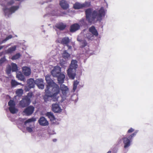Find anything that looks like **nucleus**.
<instances>
[{
    "instance_id": "1",
    "label": "nucleus",
    "mask_w": 153,
    "mask_h": 153,
    "mask_svg": "<svg viewBox=\"0 0 153 153\" xmlns=\"http://www.w3.org/2000/svg\"><path fill=\"white\" fill-rule=\"evenodd\" d=\"M106 10L103 7H101L98 10V13L95 10L92 12L91 8L85 10V14L86 20L88 23L91 24L97 18V20L101 19L102 17L105 14Z\"/></svg>"
},
{
    "instance_id": "2",
    "label": "nucleus",
    "mask_w": 153,
    "mask_h": 153,
    "mask_svg": "<svg viewBox=\"0 0 153 153\" xmlns=\"http://www.w3.org/2000/svg\"><path fill=\"white\" fill-rule=\"evenodd\" d=\"M60 91L46 89H45V94L43 97L45 101L47 102L48 101L49 97L52 98L53 101H56L58 100V97L57 95L59 93Z\"/></svg>"
},
{
    "instance_id": "3",
    "label": "nucleus",
    "mask_w": 153,
    "mask_h": 153,
    "mask_svg": "<svg viewBox=\"0 0 153 153\" xmlns=\"http://www.w3.org/2000/svg\"><path fill=\"white\" fill-rule=\"evenodd\" d=\"M77 63L76 60H72L69 68L67 71L68 75L71 79H74L76 76V70L78 67Z\"/></svg>"
},
{
    "instance_id": "4",
    "label": "nucleus",
    "mask_w": 153,
    "mask_h": 153,
    "mask_svg": "<svg viewBox=\"0 0 153 153\" xmlns=\"http://www.w3.org/2000/svg\"><path fill=\"white\" fill-rule=\"evenodd\" d=\"M45 80L48 84L46 89L53 90H59L60 89L59 86L53 82L49 76H45Z\"/></svg>"
},
{
    "instance_id": "5",
    "label": "nucleus",
    "mask_w": 153,
    "mask_h": 153,
    "mask_svg": "<svg viewBox=\"0 0 153 153\" xmlns=\"http://www.w3.org/2000/svg\"><path fill=\"white\" fill-rule=\"evenodd\" d=\"M137 133V131H135L129 136L128 137H124L123 138V143L124 145V148H128L130 146L132 139L136 136Z\"/></svg>"
},
{
    "instance_id": "6",
    "label": "nucleus",
    "mask_w": 153,
    "mask_h": 153,
    "mask_svg": "<svg viewBox=\"0 0 153 153\" xmlns=\"http://www.w3.org/2000/svg\"><path fill=\"white\" fill-rule=\"evenodd\" d=\"M90 5V3L86 1L82 4L76 2L74 5L73 7L75 9H79L83 7H88Z\"/></svg>"
},
{
    "instance_id": "7",
    "label": "nucleus",
    "mask_w": 153,
    "mask_h": 153,
    "mask_svg": "<svg viewBox=\"0 0 153 153\" xmlns=\"http://www.w3.org/2000/svg\"><path fill=\"white\" fill-rule=\"evenodd\" d=\"M19 8L18 6H13L10 8H6L4 10L5 15H8L14 12Z\"/></svg>"
},
{
    "instance_id": "8",
    "label": "nucleus",
    "mask_w": 153,
    "mask_h": 153,
    "mask_svg": "<svg viewBox=\"0 0 153 153\" xmlns=\"http://www.w3.org/2000/svg\"><path fill=\"white\" fill-rule=\"evenodd\" d=\"M31 102L30 99L24 97L19 102V105L22 108L26 107L29 105Z\"/></svg>"
},
{
    "instance_id": "9",
    "label": "nucleus",
    "mask_w": 153,
    "mask_h": 153,
    "mask_svg": "<svg viewBox=\"0 0 153 153\" xmlns=\"http://www.w3.org/2000/svg\"><path fill=\"white\" fill-rule=\"evenodd\" d=\"M35 108L34 106L30 105L26 108L24 110L23 112L27 116H30L31 115L33 112Z\"/></svg>"
},
{
    "instance_id": "10",
    "label": "nucleus",
    "mask_w": 153,
    "mask_h": 153,
    "mask_svg": "<svg viewBox=\"0 0 153 153\" xmlns=\"http://www.w3.org/2000/svg\"><path fill=\"white\" fill-rule=\"evenodd\" d=\"M61 71V68L60 67L55 66L51 71V74L53 76L57 77L60 73Z\"/></svg>"
},
{
    "instance_id": "11",
    "label": "nucleus",
    "mask_w": 153,
    "mask_h": 153,
    "mask_svg": "<svg viewBox=\"0 0 153 153\" xmlns=\"http://www.w3.org/2000/svg\"><path fill=\"white\" fill-rule=\"evenodd\" d=\"M58 42L61 43L63 45H65L68 44L70 41L68 37H65L62 38H59L57 40Z\"/></svg>"
},
{
    "instance_id": "12",
    "label": "nucleus",
    "mask_w": 153,
    "mask_h": 153,
    "mask_svg": "<svg viewBox=\"0 0 153 153\" xmlns=\"http://www.w3.org/2000/svg\"><path fill=\"white\" fill-rule=\"evenodd\" d=\"M80 28V25L78 23H74L70 26V29L71 32H74L79 30Z\"/></svg>"
},
{
    "instance_id": "13",
    "label": "nucleus",
    "mask_w": 153,
    "mask_h": 153,
    "mask_svg": "<svg viewBox=\"0 0 153 153\" xmlns=\"http://www.w3.org/2000/svg\"><path fill=\"white\" fill-rule=\"evenodd\" d=\"M36 82H35L34 79L33 78H30L27 79V86L30 88H33Z\"/></svg>"
},
{
    "instance_id": "14",
    "label": "nucleus",
    "mask_w": 153,
    "mask_h": 153,
    "mask_svg": "<svg viewBox=\"0 0 153 153\" xmlns=\"http://www.w3.org/2000/svg\"><path fill=\"white\" fill-rule=\"evenodd\" d=\"M11 68L10 67L7 69V71L8 73H10L11 70L13 72L16 71L18 70V67L17 65L13 63H12L11 64Z\"/></svg>"
},
{
    "instance_id": "15",
    "label": "nucleus",
    "mask_w": 153,
    "mask_h": 153,
    "mask_svg": "<svg viewBox=\"0 0 153 153\" xmlns=\"http://www.w3.org/2000/svg\"><path fill=\"white\" fill-rule=\"evenodd\" d=\"M52 111L55 113H59L61 112L62 109L58 104H53L52 105Z\"/></svg>"
},
{
    "instance_id": "16",
    "label": "nucleus",
    "mask_w": 153,
    "mask_h": 153,
    "mask_svg": "<svg viewBox=\"0 0 153 153\" xmlns=\"http://www.w3.org/2000/svg\"><path fill=\"white\" fill-rule=\"evenodd\" d=\"M59 5L64 10H67L69 8V5L67 2L64 0L60 1Z\"/></svg>"
},
{
    "instance_id": "17",
    "label": "nucleus",
    "mask_w": 153,
    "mask_h": 153,
    "mask_svg": "<svg viewBox=\"0 0 153 153\" xmlns=\"http://www.w3.org/2000/svg\"><path fill=\"white\" fill-rule=\"evenodd\" d=\"M56 27L60 30H64L66 27V25L62 22L57 23L55 25Z\"/></svg>"
},
{
    "instance_id": "18",
    "label": "nucleus",
    "mask_w": 153,
    "mask_h": 153,
    "mask_svg": "<svg viewBox=\"0 0 153 153\" xmlns=\"http://www.w3.org/2000/svg\"><path fill=\"white\" fill-rule=\"evenodd\" d=\"M22 72L25 76H28L30 74L31 70L30 68L25 66L22 68Z\"/></svg>"
},
{
    "instance_id": "19",
    "label": "nucleus",
    "mask_w": 153,
    "mask_h": 153,
    "mask_svg": "<svg viewBox=\"0 0 153 153\" xmlns=\"http://www.w3.org/2000/svg\"><path fill=\"white\" fill-rule=\"evenodd\" d=\"M38 121L40 125L41 126H46L48 125V122L43 117H41Z\"/></svg>"
},
{
    "instance_id": "20",
    "label": "nucleus",
    "mask_w": 153,
    "mask_h": 153,
    "mask_svg": "<svg viewBox=\"0 0 153 153\" xmlns=\"http://www.w3.org/2000/svg\"><path fill=\"white\" fill-rule=\"evenodd\" d=\"M88 30L93 35L96 36H98V32L94 26H91L89 28Z\"/></svg>"
},
{
    "instance_id": "21",
    "label": "nucleus",
    "mask_w": 153,
    "mask_h": 153,
    "mask_svg": "<svg viewBox=\"0 0 153 153\" xmlns=\"http://www.w3.org/2000/svg\"><path fill=\"white\" fill-rule=\"evenodd\" d=\"M36 84L39 88L43 89L44 88V85L42 79H37L36 81Z\"/></svg>"
},
{
    "instance_id": "22",
    "label": "nucleus",
    "mask_w": 153,
    "mask_h": 153,
    "mask_svg": "<svg viewBox=\"0 0 153 153\" xmlns=\"http://www.w3.org/2000/svg\"><path fill=\"white\" fill-rule=\"evenodd\" d=\"M57 77L59 82L61 84L62 83L64 82L65 78V75L63 74L60 73Z\"/></svg>"
},
{
    "instance_id": "23",
    "label": "nucleus",
    "mask_w": 153,
    "mask_h": 153,
    "mask_svg": "<svg viewBox=\"0 0 153 153\" xmlns=\"http://www.w3.org/2000/svg\"><path fill=\"white\" fill-rule=\"evenodd\" d=\"M60 89L63 95H65L68 91V88L66 86L64 85H61L60 86Z\"/></svg>"
},
{
    "instance_id": "24",
    "label": "nucleus",
    "mask_w": 153,
    "mask_h": 153,
    "mask_svg": "<svg viewBox=\"0 0 153 153\" xmlns=\"http://www.w3.org/2000/svg\"><path fill=\"white\" fill-rule=\"evenodd\" d=\"M46 116H47L51 121H53L55 120V117L52 113L51 112H47L46 114Z\"/></svg>"
},
{
    "instance_id": "25",
    "label": "nucleus",
    "mask_w": 153,
    "mask_h": 153,
    "mask_svg": "<svg viewBox=\"0 0 153 153\" xmlns=\"http://www.w3.org/2000/svg\"><path fill=\"white\" fill-rule=\"evenodd\" d=\"M16 47L14 46L9 48L7 50L5 51L7 53L9 54L12 53L13 51H15L16 50Z\"/></svg>"
},
{
    "instance_id": "26",
    "label": "nucleus",
    "mask_w": 153,
    "mask_h": 153,
    "mask_svg": "<svg viewBox=\"0 0 153 153\" xmlns=\"http://www.w3.org/2000/svg\"><path fill=\"white\" fill-rule=\"evenodd\" d=\"M9 110L11 113L13 114H14L16 113L18 111L17 109L16 108L15 106L9 107Z\"/></svg>"
},
{
    "instance_id": "27",
    "label": "nucleus",
    "mask_w": 153,
    "mask_h": 153,
    "mask_svg": "<svg viewBox=\"0 0 153 153\" xmlns=\"http://www.w3.org/2000/svg\"><path fill=\"white\" fill-rule=\"evenodd\" d=\"M16 77L18 79L21 81H24L25 79V76L21 73L17 74L16 75Z\"/></svg>"
},
{
    "instance_id": "28",
    "label": "nucleus",
    "mask_w": 153,
    "mask_h": 153,
    "mask_svg": "<svg viewBox=\"0 0 153 153\" xmlns=\"http://www.w3.org/2000/svg\"><path fill=\"white\" fill-rule=\"evenodd\" d=\"M70 56V55L67 51L65 50L62 53V56L65 59H68Z\"/></svg>"
},
{
    "instance_id": "29",
    "label": "nucleus",
    "mask_w": 153,
    "mask_h": 153,
    "mask_svg": "<svg viewBox=\"0 0 153 153\" xmlns=\"http://www.w3.org/2000/svg\"><path fill=\"white\" fill-rule=\"evenodd\" d=\"M23 91L22 89H17L16 91V94L19 97H21L23 94Z\"/></svg>"
},
{
    "instance_id": "30",
    "label": "nucleus",
    "mask_w": 153,
    "mask_h": 153,
    "mask_svg": "<svg viewBox=\"0 0 153 153\" xmlns=\"http://www.w3.org/2000/svg\"><path fill=\"white\" fill-rule=\"evenodd\" d=\"M79 83V82L77 80L74 81L73 83V90L74 92L75 91Z\"/></svg>"
},
{
    "instance_id": "31",
    "label": "nucleus",
    "mask_w": 153,
    "mask_h": 153,
    "mask_svg": "<svg viewBox=\"0 0 153 153\" xmlns=\"http://www.w3.org/2000/svg\"><path fill=\"white\" fill-rule=\"evenodd\" d=\"M79 22L80 23L81 26L84 27H86L88 26V25L86 22L85 21L84 19H81L80 20Z\"/></svg>"
},
{
    "instance_id": "32",
    "label": "nucleus",
    "mask_w": 153,
    "mask_h": 153,
    "mask_svg": "<svg viewBox=\"0 0 153 153\" xmlns=\"http://www.w3.org/2000/svg\"><path fill=\"white\" fill-rule=\"evenodd\" d=\"M20 56L21 55L19 53H17L12 56L11 59L12 60H16L19 58Z\"/></svg>"
},
{
    "instance_id": "33",
    "label": "nucleus",
    "mask_w": 153,
    "mask_h": 153,
    "mask_svg": "<svg viewBox=\"0 0 153 153\" xmlns=\"http://www.w3.org/2000/svg\"><path fill=\"white\" fill-rule=\"evenodd\" d=\"M36 121V119L35 118H34V117H32L30 119H28L27 120H26L25 122V124L27 123L33 122H34Z\"/></svg>"
},
{
    "instance_id": "34",
    "label": "nucleus",
    "mask_w": 153,
    "mask_h": 153,
    "mask_svg": "<svg viewBox=\"0 0 153 153\" xmlns=\"http://www.w3.org/2000/svg\"><path fill=\"white\" fill-rule=\"evenodd\" d=\"M12 37V36L11 35H10L7 36L5 39L3 40L1 42H0V43H4L9 39H11Z\"/></svg>"
},
{
    "instance_id": "35",
    "label": "nucleus",
    "mask_w": 153,
    "mask_h": 153,
    "mask_svg": "<svg viewBox=\"0 0 153 153\" xmlns=\"http://www.w3.org/2000/svg\"><path fill=\"white\" fill-rule=\"evenodd\" d=\"M20 83H18L15 80H12L11 82V85L12 87L18 85H20Z\"/></svg>"
},
{
    "instance_id": "36",
    "label": "nucleus",
    "mask_w": 153,
    "mask_h": 153,
    "mask_svg": "<svg viewBox=\"0 0 153 153\" xmlns=\"http://www.w3.org/2000/svg\"><path fill=\"white\" fill-rule=\"evenodd\" d=\"M8 105L9 107L15 106V104L13 100H10L8 102Z\"/></svg>"
},
{
    "instance_id": "37",
    "label": "nucleus",
    "mask_w": 153,
    "mask_h": 153,
    "mask_svg": "<svg viewBox=\"0 0 153 153\" xmlns=\"http://www.w3.org/2000/svg\"><path fill=\"white\" fill-rule=\"evenodd\" d=\"M33 96V93L32 92H30L28 93L27 95L25 96V97L27 98L30 99H30Z\"/></svg>"
},
{
    "instance_id": "38",
    "label": "nucleus",
    "mask_w": 153,
    "mask_h": 153,
    "mask_svg": "<svg viewBox=\"0 0 153 153\" xmlns=\"http://www.w3.org/2000/svg\"><path fill=\"white\" fill-rule=\"evenodd\" d=\"M34 128V127H27L26 128V130L29 132L31 133L33 131V129Z\"/></svg>"
},
{
    "instance_id": "39",
    "label": "nucleus",
    "mask_w": 153,
    "mask_h": 153,
    "mask_svg": "<svg viewBox=\"0 0 153 153\" xmlns=\"http://www.w3.org/2000/svg\"><path fill=\"white\" fill-rule=\"evenodd\" d=\"M81 44L82 47V48H83L86 46L87 45V42L85 41L84 40L82 41L81 43Z\"/></svg>"
},
{
    "instance_id": "40",
    "label": "nucleus",
    "mask_w": 153,
    "mask_h": 153,
    "mask_svg": "<svg viewBox=\"0 0 153 153\" xmlns=\"http://www.w3.org/2000/svg\"><path fill=\"white\" fill-rule=\"evenodd\" d=\"M94 35L92 34L89 33L87 35V38L89 40H91Z\"/></svg>"
},
{
    "instance_id": "41",
    "label": "nucleus",
    "mask_w": 153,
    "mask_h": 153,
    "mask_svg": "<svg viewBox=\"0 0 153 153\" xmlns=\"http://www.w3.org/2000/svg\"><path fill=\"white\" fill-rule=\"evenodd\" d=\"M5 57L1 58L0 59V65H1L5 61Z\"/></svg>"
},
{
    "instance_id": "42",
    "label": "nucleus",
    "mask_w": 153,
    "mask_h": 153,
    "mask_svg": "<svg viewBox=\"0 0 153 153\" xmlns=\"http://www.w3.org/2000/svg\"><path fill=\"white\" fill-rule=\"evenodd\" d=\"M14 3V1L13 0H11L7 3V5H11L13 4Z\"/></svg>"
},
{
    "instance_id": "43",
    "label": "nucleus",
    "mask_w": 153,
    "mask_h": 153,
    "mask_svg": "<svg viewBox=\"0 0 153 153\" xmlns=\"http://www.w3.org/2000/svg\"><path fill=\"white\" fill-rule=\"evenodd\" d=\"M134 131V129L132 128H130L128 131L127 133H131Z\"/></svg>"
},
{
    "instance_id": "44",
    "label": "nucleus",
    "mask_w": 153,
    "mask_h": 153,
    "mask_svg": "<svg viewBox=\"0 0 153 153\" xmlns=\"http://www.w3.org/2000/svg\"><path fill=\"white\" fill-rule=\"evenodd\" d=\"M30 88H29L28 86H26L25 87V91H29L30 89Z\"/></svg>"
},
{
    "instance_id": "45",
    "label": "nucleus",
    "mask_w": 153,
    "mask_h": 153,
    "mask_svg": "<svg viewBox=\"0 0 153 153\" xmlns=\"http://www.w3.org/2000/svg\"><path fill=\"white\" fill-rule=\"evenodd\" d=\"M66 45L68 47V50H69V49H71L72 47V46L70 45H69L68 44Z\"/></svg>"
},
{
    "instance_id": "46",
    "label": "nucleus",
    "mask_w": 153,
    "mask_h": 153,
    "mask_svg": "<svg viewBox=\"0 0 153 153\" xmlns=\"http://www.w3.org/2000/svg\"><path fill=\"white\" fill-rule=\"evenodd\" d=\"M4 47V46H0V50L2 49Z\"/></svg>"
},
{
    "instance_id": "47",
    "label": "nucleus",
    "mask_w": 153,
    "mask_h": 153,
    "mask_svg": "<svg viewBox=\"0 0 153 153\" xmlns=\"http://www.w3.org/2000/svg\"><path fill=\"white\" fill-rule=\"evenodd\" d=\"M57 140L56 139H53V142H55Z\"/></svg>"
},
{
    "instance_id": "48",
    "label": "nucleus",
    "mask_w": 153,
    "mask_h": 153,
    "mask_svg": "<svg viewBox=\"0 0 153 153\" xmlns=\"http://www.w3.org/2000/svg\"><path fill=\"white\" fill-rule=\"evenodd\" d=\"M107 153H111V151H108Z\"/></svg>"
}]
</instances>
